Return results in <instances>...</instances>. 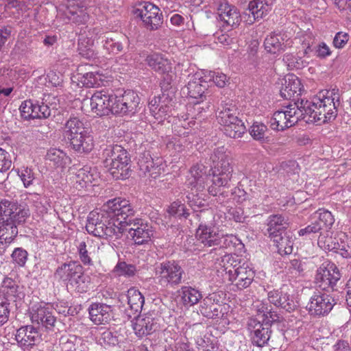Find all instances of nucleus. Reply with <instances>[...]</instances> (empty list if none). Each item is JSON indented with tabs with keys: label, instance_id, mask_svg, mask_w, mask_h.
I'll return each mask as SVG.
<instances>
[{
	"label": "nucleus",
	"instance_id": "4d7b16f0",
	"mask_svg": "<svg viewBox=\"0 0 351 351\" xmlns=\"http://www.w3.org/2000/svg\"><path fill=\"white\" fill-rule=\"evenodd\" d=\"M205 167L203 165L196 164L193 165L190 169V173L193 178V180L190 181L189 180V185L193 187H197L199 182H202V176L205 173Z\"/></svg>",
	"mask_w": 351,
	"mask_h": 351
},
{
	"label": "nucleus",
	"instance_id": "69168bd1",
	"mask_svg": "<svg viewBox=\"0 0 351 351\" xmlns=\"http://www.w3.org/2000/svg\"><path fill=\"white\" fill-rule=\"evenodd\" d=\"M8 299L0 296V326L6 323L10 315Z\"/></svg>",
	"mask_w": 351,
	"mask_h": 351
},
{
	"label": "nucleus",
	"instance_id": "c756f323",
	"mask_svg": "<svg viewBox=\"0 0 351 351\" xmlns=\"http://www.w3.org/2000/svg\"><path fill=\"white\" fill-rule=\"evenodd\" d=\"M207 87L208 84L205 80L193 75L182 90L183 93L186 90L188 96L192 99L204 101L209 93Z\"/></svg>",
	"mask_w": 351,
	"mask_h": 351
},
{
	"label": "nucleus",
	"instance_id": "39448f33",
	"mask_svg": "<svg viewBox=\"0 0 351 351\" xmlns=\"http://www.w3.org/2000/svg\"><path fill=\"white\" fill-rule=\"evenodd\" d=\"M217 119L223 126V133L230 138H240L246 131L244 123L237 116L235 106L232 104H221V108H219Z\"/></svg>",
	"mask_w": 351,
	"mask_h": 351
},
{
	"label": "nucleus",
	"instance_id": "680f3d73",
	"mask_svg": "<svg viewBox=\"0 0 351 351\" xmlns=\"http://www.w3.org/2000/svg\"><path fill=\"white\" fill-rule=\"evenodd\" d=\"M208 104H204L203 101L197 100L194 102L193 106H189L187 108L188 114L191 116L192 119H197L198 116L208 109Z\"/></svg>",
	"mask_w": 351,
	"mask_h": 351
},
{
	"label": "nucleus",
	"instance_id": "f03ea898",
	"mask_svg": "<svg viewBox=\"0 0 351 351\" xmlns=\"http://www.w3.org/2000/svg\"><path fill=\"white\" fill-rule=\"evenodd\" d=\"M86 230L95 237L106 239L108 238L119 239L123 235V228L116 225L109 213L105 210L104 206L99 212L92 211L89 213Z\"/></svg>",
	"mask_w": 351,
	"mask_h": 351
},
{
	"label": "nucleus",
	"instance_id": "72a5a7b5",
	"mask_svg": "<svg viewBox=\"0 0 351 351\" xmlns=\"http://www.w3.org/2000/svg\"><path fill=\"white\" fill-rule=\"evenodd\" d=\"M129 309L125 310V313L129 318L132 315L135 316L139 314L145 303V298L139 290L135 287L130 288L126 294Z\"/></svg>",
	"mask_w": 351,
	"mask_h": 351
},
{
	"label": "nucleus",
	"instance_id": "5fc2aeb1",
	"mask_svg": "<svg viewBox=\"0 0 351 351\" xmlns=\"http://www.w3.org/2000/svg\"><path fill=\"white\" fill-rule=\"evenodd\" d=\"M136 271V266L132 264H127L125 262H118L113 269V272L118 276L131 277L135 275Z\"/></svg>",
	"mask_w": 351,
	"mask_h": 351
},
{
	"label": "nucleus",
	"instance_id": "5701e85b",
	"mask_svg": "<svg viewBox=\"0 0 351 351\" xmlns=\"http://www.w3.org/2000/svg\"><path fill=\"white\" fill-rule=\"evenodd\" d=\"M233 271L229 280L239 289H243L250 285L254 277V271L250 263L243 259L241 264L236 267Z\"/></svg>",
	"mask_w": 351,
	"mask_h": 351
},
{
	"label": "nucleus",
	"instance_id": "4c0bfd02",
	"mask_svg": "<svg viewBox=\"0 0 351 351\" xmlns=\"http://www.w3.org/2000/svg\"><path fill=\"white\" fill-rule=\"evenodd\" d=\"M18 226L0 219V245L8 246L18 235Z\"/></svg>",
	"mask_w": 351,
	"mask_h": 351
},
{
	"label": "nucleus",
	"instance_id": "bf43d9fd",
	"mask_svg": "<svg viewBox=\"0 0 351 351\" xmlns=\"http://www.w3.org/2000/svg\"><path fill=\"white\" fill-rule=\"evenodd\" d=\"M286 112V115L287 119H289V123H291L293 125H295L298 121L301 119H304L305 117L300 112V109L297 108L294 106H292V104H289L287 106V110L283 111Z\"/></svg>",
	"mask_w": 351,
	"mask_h": 351
},
{
	"label": "nucleus",
	"instance_id": "c85d7f7f",
	"mask_svg": "<svg viewBox=\"0 0 351 351\" xmlns=\"http://www.w3.org/2000/svg\"><path fill=\"white\" fill-rule=\"evenodd\" d=\"M289 225L290 221L288 217H285L280 214L271 215L267 219V228L265 234L270 239H272L278 235L287 232Z\"/></svg>",
	"mask_w": 351,
	"mask_h": 351
},
{
	"label": "nucleus",
	"instance_id": "2eb2a0df",
	"mask_svg": "<svg viewBox=\"0 0 351 351\" xmlns=\"http://www.w3.org/2000/svg\"><path fill=\"white\" fill-rule=\"evenodd\" d=\"M247 326L253 345L263 348L268 344L272 331L267 323H263L255 317H250Z\"/></svg>",
	"mask_w": 351,
	"mask_h": 351
},
{
	"label": "nucleus",
	"instance_id": "7c9ffc66",
	"mask_svg": "<svg viewBox=\"0 0 351 351\" xmlns=\"http://www.w3.org/2000/svg\"><path fill=\"white\" fill-rule=\"evenodd\" d=\"M68 141L71 147L79 154H88L94 148L95 141L88 129L80 135L74 136Z\"/></svg>",
	"mask_w": 351,
	"mask_h": 351
},
{
	"label": "nucleus",
	"instance_id": "4be33fe9",
	"mask_svg": "<svg viewBox=\"0 0 351 351\" xmlns=\"http://www.w3.org/2000/svg\"><path fill=\"white\" fill-rule=\"evenodd\" d=\"M31 319L46 329L51 330L56 322L53 308L48 304H36L32 307Z\"/></svg>",
	"mask_w": 351,
	"mask_h": 351
},
{
	"label": "nucleus",
	"instance_id": "a878e982",
	"mask_svg": "<svg viewBox=\"0 0 351 351\" xmlns=\"http://www.w3.org/2000/svg\"><path fill=\"white\" fill-rule=\"evenodd\" d=\"M317 245L324 250L339 253L345 258L351 257V251L346 248V244L341 241V239L332 237L328 233L318 237Z\"/></svg>",
	"mask_w": 351,
	"mask_h": 351
},
{
	"label": "nucleus",
	"instance_id": "1a4fd4ad",
	"mask_svg": "<svg viewBox=\"0 0 351 351\" xmlns=\"http://www.w3.org/2000/svg\"><path fill=\"white\" fill-rule=\"evenodd\" d=\"M155 269L161 283L171 287L178 286L182 283L184 271L178 261L166 260L156 265Z\"/></svg>",
	"mask_w": 351,
	"mask_h": 351
},
{
	"label": "nucleus",
	"instance_id": "2f4dec72",
	"mask_svg": "<svg viewBox=\"0 0 351 351\" xmlns=\"http://www.w3.org/2000/svg\"><path fill=\"white\" fill-rule=\"evenodd\" d=\"M90 319L95 324L108 323L112 317V308L104 303H93L88 307Z\"/></svg>",
	"mask_w": 351,
	"mask_h": 351
},
{
	"label": "nucleus",
	"instance_id": "20e7f679",
	"mask_svg": "<svg viewBox=\"0 0 351 351\" xmlns=\"http://www.w3.org/2000/svg\"><path fill=\"white\" fill-rule=\"evenodd\" d=\"M56 278L75 285L80 293H86L90 287V278L84 274L83 267L76 261L64 263L54 273Z\"/></svg>",
	"mask_w": 351,
	"mask_h": 351
},
{
	"label": "nucleus",
	"instance_id": "338daca9",
	"mask_svg": "<svg viewBox=\"0 0 351 351\" xmlns=\"http://www.w3.org/2000/svg\"><path fill=\"white\" fill-rule=\"evenodd\" d=\"M12 160L8 152L0 148V172L3 173L10 169Z\"/></svg>",
	"mask_w": 351,
	"mask_h": 351
},
{
	"label": "nucleus",
	"instance_id": "c03bdc74",
	"mask_svg": "<svg viewBox=\"0 0 351 351\" xmlns=\"http://www.w3.org/2000/svg\"><path fill=\"white\" fill-rule=\"evenodd\" d=\"M77 80L86 88H96L103 84L102 75L97 71H88L85 75L77 77Z\"/></svg>",
	"mask_w": 351,
	"mask_h": 351
},
{
	"label": "nucleus",
	"instance_id": "7ed1b4c3",
	"mask_svg": "<svg viewBox=\"0 0 351 351\" xmlns=\"http://www.w3.org/2000/svg\"><path fill=\"white\" fill-rule=\"evenodd\" d=\"M340 105L339 97L333 90H328L326 95L319 93L317 97L313 99V112L311 118L315 122L322 123L334 121Z\"/></svg>",
	"mask_w": 351,
	"mask_h": 351
},
{
	"label": "nucleus",
	"instance_id": "49530a36",
	"mask_svg": "<svg viewBox=\"0 0 351 351\" xmlns=\"http://www.w3.org/2000/svg\"><path fill=\"white\" fill-rule=\"evenodd\" d=\"M269 123L272 130L278 131L284 130L293 125L291 123H289L286 112H284L282 110L275 112L273 117L270 119Z\"/></svg>",
	"mask_w": 351,
	"mask_h": 351
},
{
	"label": "nucleus",
	"instance_id": "ea45409f",
	"mask_svg": "<svg viewBox=\"0 0 351 351\" xmlns=\"http://www.w3.org/2000/svg\"><path fill=\"white\" fill-rule=\"evenodd\" d=\"M88 128H86L84 122L78 117H73L66 122L64 127L63 135L64 138L69 139L84 132Z\"/></svg>",
	"mask_w": 351,
	"mask_h": 351
},
{
	"label": "nucleus",
	"instance_id": "6ab92c4d",
	"mask_svg": "<svg viewBox=\"0 0 351 351\" xmlns=\"http://www.w3.org/2000/svg\"><path fill=\"white\" fill-rule=\"evenodd\" d=\"M269 302L276 307L291 313L298 307V302L293 294H290L285 287L274 289L267 293Z\"/></svg>",
	"mask_w": 351,
	"mask_h": 351
},
{
	"label": "nucleus",
	"instance_id": "423d86ee",
	"mask_svg": "<svg viewBox=\"0 0 351 351\" xmlns=\"http://www.w3.org/2000/svg\"><path fill=\"white\" fill-rule=\"evenodd\" d=\"M105 210L109 213L112 220L119 227L125 230V223H130L135 215V210L129 200L116 197L108 200L104 205Z\"/></svg>",
	"mask_w": 351,
	"mask_h": 351
},
{
	"label": "nucleus",
	"instance_id": "3c124183",
	"mask_svg": "<svg viewBox=\"0 0 351 351\" xmlns=\"http://www.w3.org/2000/svg\"><path fill=\"white\" fill-rule=\"evenodd\" d=\"M283 61L290 69H302L307 66L308 64V62L302 59V58L290 53L284 55Z\"/></svg>",
	"mask_w": 351,
	"mask_h": 351
},
{
	"label": "nucleus",
	"instance_id": "b1692460",
	"mask_svg": "<svg viewBox=\"0 0 351 351\" xmlns=\"http://www.w3.org/2000/svg\"><path fill=\"white\" fill-rule=\"evenodd\" d=\"M223 149V147L216 149L210 157L213 165L210 166V171L212 175L219 176L220 173L232 175L233 169L230 162V158L225 154Z\"/></svg>",
	"mask_w": 351,
	"mask_h": 351
},
{
	"label": "nucleus",
	"instance_id": "6e6d98bb",
	"mask_svg": "<svg viewBox=\"0 0 351 351\" xmlns=\"http://www.w3.org/2000/svg\"><path fill=\"white\" fill-rule=\"evenodd\" d=\"M36 106V102L32 100H25L22 102L19 110L22 118L25 120L34 119V111Z\"/></svg>",
	"mask_w": 351,
	"mask_h": 351
},
{
	"label": "nucleus",
	"instance_id": "c9c22d12",
	"mask_svg": "<svg viewBox=\"0 0 351 351\" xmlns=\"http://www.w3.org/2000/svg\"><path fill=\"white\" fill-rule=\"evenodd\" d=\"M271 241H273L280 255H289L293 252L295 238L291 232L287 231Z\"/></svg>",
	"mask_w": 351,
	"mask_h": 351
},
{
	"label": "nucleus",
	"instance_id": "aec40b11",
	"mask_svg": "<svg viewBox=\"0 0 351 351\" xmlns=\"http://www.w3.org/2000/svg\"><path fill=\"white\" fill-rule=\"evenodd\" d=\"M87 3L84 0H71L64 12V15L69 22L76 25H84L89 19Z\"/></svg>",
	"mask_w": 351,
	"mask_h": 351
},
{
	"label": "nucleus",
	"instance_id": "f8f14e48",
	"mask_svg": "<svg viewBox=\"0 0 351 351\" xmlns=\"http://www.w3.org/2000/svg\"><path fill=\"white\" fill-rule=\"evenodd\" d=\"M160 319L154 311L134 316L132 321V328L135 335L138 337L149 335L160 329Z\"/></svg>",
	"mask_w": 351,
	"mask_h": 351
},
{
	"label": "nucleus",
	"instance_id": "603ef678",
	"mask_svg": "<svg viewBox=\"0 0 351 351\" xmlns=\"http://www.w3.org/2000/svg\"><path fill=\"white\" fill-rule=\"evenodd\" d=\"M46 159L52 162L54 165L60 167L66 164L67 156L66 154L60 149L51 148L48 150Z\"/></svg>",
	"mask_w": 351,
	"mask_h": 351
},
{
	"label": "nucleus",
	"instance_id": "6e6552de",
	"mask_svg": "<svg viewBox=\"0 0 351 351\" xmlns=\"http://www.w3.org/2000/svg\"><path fill=\"white\" fill-rule=\"evenodd\" d=\"M142 108L141 98L133 90H125L123 94L115 95L113 114L118 116H132Z\"/></svg>",
	"mask_w": 351,
	"mask_h": 351
},
{
	"label": "nucleus",
	"instance_id": "052dcab7",
	"mask_svg": "<svg viewBox=\"0 0 351 351\" xmlns=\"http://www.w3.org/2000/svg\"><path fill=\"white\" fill-rule=\"evenodd\" d=\"M88 167L80 169L76 173V182L82 187L86 186V184L92 183L93 180V174L90 173Z\"/></svg>",
	"mask_w": 351,
	"mask_h": 351
},
{
	"label": "nucleus",
	"instance_id": "4468645a",
	"mask_svg": "<svg viewBox=\"0 0 351 351\" xmlns=\"http://www.w3.org/2000/svg\"><path fill=\"white\" fill-rule=\"evenodd\" d=\"M104 56L117 55L125 52L130 45L129 38L123 34L106 32L99 37Z\"/></svg>",
	"mask_w": 351,
	"mask_h": 351
},
{
	"label": "nucleus",
	"instance_id": "e2e57ef3",
	"mask_svg": "<svg viewBox=\"0 0 351 351\" xmlns=\"http://www.w3.org/2000/svg\"><path fill=\"white\" fill-rule=\"evenodd\" d=\"M293 101L294 102L292 104V106H294L295 107H297V108L300 109V112L304 117L305 115H308L310 118H311V112H313L312 110L313 109L312 106L313 100L310 101L303 99H296L295 98V100Z\"/></svg>",
	"mask_w": 351,
	"mask_h": 351
},
{
	"label": "nucleus",
	"instance_id": "a18cd8bd",
	"mask_svg": "<svg viewBox=\"0 0 351 351\" xmlns=\"http://www.w3.org/2000/svg\"><path fill=\"white\" fill-rule=\"evenodd\" d=\"M124 149L123 147L119 145H112L108 146L103 152L102 157L104 158V165L110 171V167H112L114 161L120 156L121 152Z\"/></svg>",
	"mask_w": 351,
	"mask_h": 351
},
{
	"label": "nucleus",
	"instance_id": "a211bd4d",
	"mask_svg": "<svg viewBox=\"0 0 351 351\" xmlns=\"http://www.w3.org/2000/svg\"><path fill=\"white\" fill-rule=\"evenodd\" d=\"M114 97L115 94H108L104 91L95 93L90 99L92 111L100 117L113 114Z\"/></svg>",
	"mask_w": 351,
	"mask_h": 351
},
{
	"label": "nucleus",
	"instance_id": "58836bf2",
	"mask_svg": "<svg viewBox=\"0 0 351 351\" xmlns=\"http://www.w3.org/2000/svg\"><path fill=\"white\" fill-rule=\"evenodd\" d=\"M154 234L152 227L147 222L137 224L136 228L130 232V237L135 244L142 245L148 242Z\"/></svg>",
	"mask_w": 351,
	"mask_h": 351
},
{
	"label": "nucleus",
	"instance_id": "09e8293b",
	"mask_svg": "<svg viewBox=\"0 0 351 351\" xmlns=\"http://www.w3.org/2000/svg\"><path fill=\"white\" fill-rule=\"evenodd\" d=\"M57 112V108L55 106L50 107L48 104L41 102H36V106L34 111L35 119H47L50 117H55Z\"/></svg>",
	"mask_w": 351,
	"mask_h": 351
},
{
	"label": "nucleus",
	"instance_id": "0e129e2a",
	"mask_svg": "<svg viewBox=\"0 0 351 351\" xmlns=\"http://www.w3.org/2000/svg\"><path fill=\"white\" fill-rule=\"evenodd\" d=\"M12 261L20 267H23L27 260L28 253L22 247H16L11 254Z\"/></svg>",
	"mask_w": 351,
	"mask_h": 351
},
{
	"label": "nucleus",
	"instance_id": "9b49d317",
	"mask_svg": "<svg viewBox=\"0 0 351 351\" xmlns=\"http://www.w3.org/2000/svg\"><path fill=\"white\" fill-rule=\"evenodd\" d=\"M134 14L139 17L145 28L155 31L160 28L163 23V15L158 7L150 2H143L136 8Z\"/></svg>",
	"mask_w": 351,
	"mask_h": 351
},
{
	"label": "nucleus",
	"instance_id": "bb28decb",
	"mask_svg": "<svg viewBox=\"0 0 351 351\" xmlns=\"http://www.w3.org/2000/svg\"><path fill=\"white\" fill-rule=\"evenodd\" d=\"M15 339L21 347H29L41 341V335L33 326H22L16 330Z\"/></svg>",
	"mask_w": 351,
	"mask_h": 351
},
{
	"label": "nucleus",
	"instance_id": "0eeeda50",
	"mask_svg": "<svg viewBox=\"0 0 351 351\" xmlns=\"http://www.w3.org/2000/svg\"><path fill=\"white\" fill-rule=\"evenodd\" d=\"M335 219L332 213L324 209H319L312 217L311 223L298 230L300 237L308 238L324 235L334 224Z\"/></svg>",
	"mask_w": 351,
	"mask_h": 351
},
{
	"label": "nucleus",
	"instance_id": "f257e3e1",
	"mask_svg": "<svg viewBox=\"0 0 351 351\" xmlns=\"http://www.w3.org/2000/svg\"><path fill=\"white\" fill-rule=\"evenodd\" d=\"M270 10V5L267 0H252L242 16L235 6L228 3L221 4L218 9V14L220 20L225 24L235 27L240 24L242 17L246 23L252 24L256 20L262 19L267 14Z\"/></svg>",
	"mask_w": 351,
	"mask_h": 351
},
{
	"label": "nucleus",
	"instance_id": "a19ab883",
	"mask_svg": "<svg viewBox=\"0 0 351 351\" xmlns=\"http://www.w3.org/2000/svg\"><path fill=\"white\" fill-rule=\"evenodd\" d=\"M217 261L221 268L223 269V271H226V274L228 275L229 280L232 277L236 267L240 265L243 262V259L239 258V256L230 254H225L220 259L217 258Z\"/></svg>",
	"mask_w": 351,
	"mask_h": 351
},
{
	"label": "nucleus",
	"instance_id": "cd10ccee",
	"mask_svg": "<svg viewBox=\"0 0 351 351\" xmlns=\"http://www.w3.org/2000/svg\"><path fill=\"white\" fill-rule=\"evenodd\" d=\"M160 162H154L150 152L145 151L139 155L137 165L139 176L145 177L147 174L152 178H156L160 174Z\"/></svg>",
	"mask_w": 351,
	"mask_h": 351
},
{
	"label": "nucleus",
	"instance_id": "de8ad7c7",
	"mask_svg": "<svg viewBox=\"0 0 351 351\" xmlns=\"http://www.w3.org/2000/svg\"><path fill=\"white\" fill-rule=\"evenodd\" d=\"M267 127L263 123H254L250 129L252 137L261 143L269 141V136H267Z\"/></svg>",
	"mask_w": 351,
	"mask_h": 351
},
{
	"label": "nucleus",
	"instance_id": "864d4df0",
	"mask_svg": "<svg viewBox=\"0 0 351 351\" xmlns=\"http://www.w3.org/2000/svg\"><path fill=\"white\" fill-rule=\"evenodd\" d=\"M2 292L8 300L14 299L18 296L19 286L12 278L6 277L2 282Z\"/></svg>",
	"mask_w": 351,
	"mask_h": 351
},
{
	"label": "nucleus",
	"instance_id": "412c9836",
	"mask_svg": "<svg viewBox=\"0 0 351 351\" xmlns=\"http://www.w3.org/2000/svg\"><path fill=\"white\" fill-rule=\"evenodd\" d=\"M224 309V306L220 304L217 295L212 293L200 302L199 312L208 319H216L223 317Z\"/></svg>",
	"mask_w": 351,
	"mask_h": 351
},
{
	"label": "nucleus",
	"instance_id": "e433bc0d",
	"mask_svg": "<svg viewBox=\"0 0 351 351\" xmlns=\"http://www.w3.org/2000/svg\"><path fill=\"white\" fill-rule=\"evenodd\" d=\"M232 175L220 173V175H213L212 184L208 189V193L213 196L218 194L223 197L228 196L223 191L224 188H229V182L231 180Z\"/></svg>",
	"mask_w": 351,
	"mask_h": 351
},
{
	"label": "nucleus",
	"instance_id": "dca6fc26",
	"mask_svg": "<svg viewBox=\"0 0 351 351\" xmlns=\"http://www.w3.org/2000/svg\"><path fill=\"white\" fill-rule=\"evenodd\" d=\"M145 62L154 71L164 75L163 82L167 85H170L176 77L172 71L171 63L162 54L158 53L149 54L146 57Z\"/></svg>",
	"mask_w": 351,
	"mask_h": 351
},
{
	"label": "nucleus",
	"instance_id": "f704fd0d",
	"mask_svg": "<svg viewBox=\"0 0 351 351\" xmlns=\"http://www.w3.org/2000/svg\"><path fill=\"white\" fill-rule=\"evenodd\" d=\"M220 231L215 226L201 223L196 231L198 240L206 247H214L216 239L219 238Z\"/></svg>",
	"mask_w": 351,
	"mask_h": 351
},
{
	"label": "nucleus",
	"instance_id": "13d9d810",
	"mask_svg": "<svg viewBox=\"0 0 351 351\" xmlns=\"http://www.w3.org/2000/svg\"><path fill=\"white\" fill-rule=\"evenodd\" d=\"M288 270L295 276H303L306 270V263L300 259H292L288 265Z\"/></svg>",
	"mask_w": 351,
	"mask_h": 351
},
{
	"label": "nucleus",
	"instance_id": "ddd939ff",
	"mask_svg": "<svg viewBox=\"0 0 351 351\" xmlns=\"http://www.w3.org/2000/svg\"><path fill=\"white\" fill-rule=\"evenodd\" d=\"M341 274L335 264L328 263L323 264L316 272L315 282L322 290L326 291H335L337 282L341 278Z\"/></svg>",
	"mask_w": 351,
	"mask_h": 351
},
{
	"label": "nucleus",
	"instance_id": "9d476101",
	"mask_svg": "<svg viewBox=\"0 0 351 351\" xmlns=\"http://www.w3.org/2000/svg\"><path fill=\"white\" fill-rule=\"evenodd\" d=\"M29 215V210L17 202L7 199L0 202V219L19 226L25 222Z\"/></svg>",
	"mask_w": 351,
	"mask_h": 351
},
{
	"label": "nucleus",
	"instance_id": "f3484780",
	"mask_svg": "<svg viewBox=\"0 0 351 351\" xmlns=\"http://www.w3.org/2000/svg\"><path fill=\"white\" fill-rule=\"evenodd\" d=\"M335 304V300L332 296L317 291L311 297L308 310L311 315L324 316L331 311Z\"/></svg>",
	"mask_w": 351,
	"mask_h": 351
},
{
	"label": "nucleus",
	"instance_id": "8fccbe9b",
	"mask_svg": "<svg viewBox=\"0 0 351 351\" xmlns=\"http://www.w3.org/2000/svg\"><path fill=\"white\" fill-rule=\"evenodd\" d=\"M167 213L171 216L179 218L183 217L184 219H187L190 215L185 204L179 199L173 202L169 205L167 208Z\"/></svg>",
	"mask_w": 351,
	"mask_h": 351
},
{
	"label": "nucleus",
	"instance_id": "393cba45",
	"mask_svg": "<svg viewBox=\"0 0 351 351\" xmlns=\"http://www.w3.org/2000/svg\"><path fill=\"white\" fill-rule=\"evenodd\" d=\"M130 156L126 149H123L120 156L110 167V173L115 180H125L131 175Z\"/></svg>",
	"mask_w": 351,
	"mask_h": 351
},
{
	"label": "nucleus",
	"instance_id": "37998d69",
	"mask_svg": "<svg viewBox=\"0 0 351 351\" xmlns=\"http://www.w3.org/2000/svg\"><path fill=\"white\" fill-rule=\"evenodd\" d=\"M280 34H271L265 38L264 46L267 52L277 54L285 51L286 45L280 40Z\"/></svg>",
	"mask_w": 351,
	"mask_h": 351
},
{
	"label": "nucleus",
	"instance_id": "473e14b6",
	"mask_svg": "<svg viewBox=\"0 0 351 351\" xmlns=\"http://www.w3.org/2000/svg\"><path fill=\"white\" fill-rule=\"evenodd\" d=\"M285 83L280 90L281 97L286 99L295 100V97L300 95L302 92V84L299 78L293 74L287 75L285 78Z\"/></svg>",
	"mask_w": 351,
	"mask_h": 351
},
{
	"label": "nucleus",
	"instance_id": "774afa93",
	"mask_svg": "<svg viewBox=\"0 0 351 351\" xmlns=\"http://www.w3.org/2000/svg\"><path fill=\"white\" fill-rule=\"evenodd\" d=\"M19 175L23 181L25 187L27 188L33 184L34 174L32 169L28 167L24 168L21 169Z\"/></svg>",
	"mask_w": 351,
	"mask_h": 351
},
{
	"label": "nucleus",
	"instance_id": "79ce46f5",
	"mask_svg": "<svg viewBox=\"0 0 351 351\" xmlns=\"http://www.w3.org/2000/svg\"><path fill=\"white\" fill-rule=\"evenodd\" d=\"M178 293L184 305L193 306L202 298V295L199 290L189 286L182 287Z\"/></svg>",
	"mask_w": 351,
	"mask_h": 351
}]
</instances>
